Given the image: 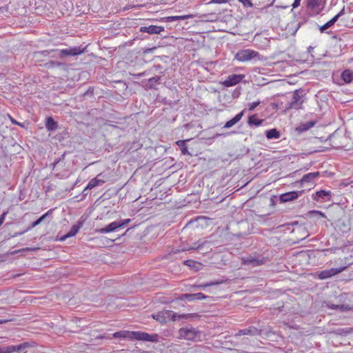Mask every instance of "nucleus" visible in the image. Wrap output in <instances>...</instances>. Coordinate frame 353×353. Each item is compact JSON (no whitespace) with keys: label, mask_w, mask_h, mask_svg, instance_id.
Here are the masks:
<instances>
[{"label":"nucleus","mask_w":353,"mask_h":353,"mask_svg":"<svg viewBox=\"0 0 353 353\" xmlns=\"http://www.w3.org/2000/svg\"><path fill=\"white\" fill-rule=\"evenodd\" d=\"M155 49H157V47L146 48L143 50V54H148L152 52Z\"/></svg>","instance_id":"4d7b16f0"},{"label":"nucleus","mask_w":353,"mask_h":353,"mask_svg":"<svg viewBox=\"0 0 353 353\" xmlns=\"http://www.w3.org/2000/svg\"><path fill=\"white\" fill-rule=\"evenodd\" d=\"M121 130L117 126H112L110 130H108L104 135L105 139L106 150L108 148L112 150L117 147L119 142Z\"/></svg>","instance_id":"f03ea898"},{"label":"nucleus","mask_w":353,"mask_h":353,"mask_svg":"<svg viewBox=\"0 0 353 353\" xmlns=\"http://www.w3.org/2000/svg\"><path fill=\"white\" fill-rule=\"evenodd\" d=\"M37 249L38 248H23V251H34Z\"/></svg>","instance_id":"680f3d73"},{"label":"nucleus","mask_w":353,"mask_h":353,"mask_svg":"<svg viewBox=\"0 0 353 353\" xmlns=\"http://www.w3.org/2000/svg\"><path fill=\"white\" fill-rule=\"evenodd\" d=\"M341 77L345 83H350L353 80V72L349 70H344Z\"/></svg>","instance_id":"c9c22d12"},{"label":"nucleus","mask_w":353,"mask_h":353,"mask_svg":"<svg viewBox=\"0 0 353 353\" xmlns=\"http://www.w3.org/2000/svg\"><path fill=\"white\" fill-rule=\"evenodd\" d=\"M159 338L157 334H150L141 331H130V339L131 340L157 343L159 341Z\"/></svg>","instance_id":"20e7f679"},{"label":"nucleus","mask_w":353,"mask_h":353,"mask_svg":"<svg viewBox=\"0 0 353 353\" xmlns=\"http://www.w3.org/2000/svg\"><path fill=\"white\" fill-rule=\"evenodd\" d=\"M10 119V121L12 122V123L13 124H15V125H17L21 128H24L25 127V125L24 123H20V122H18L14 118H12L11 116H9Z\"/></svg>","instance_id":"603ef678"},{"label":"nucleus","mask_w":353,"mask_h":353,"mask_svg":"<svg viewBox=\"0 0 353 353\" xmlns=\"http://www.w3.org/2000/svg\"><path fill=\"white\" fill-rule=\"evenodd\" d=\"M54 209H50L48 210L45 214L41 215L39 218H38L34 221L32 222L28 227V230H30L33 228L39 225L42 221H43L46 218L50 217L52 215Z\"/></svg>","instance_id":"4be33fe9"},{"label":"nucleus","mask_w":353,"mask_h":353,"mask_svg":"<svg viewBox=\"0 0 353 353\" xmlns=\"http://www.w3.org/2000/svg\"><path fill=\"white\" fill-rule=\"evenodd\" d=\"M87 189V186L83 189V190L81 192V199H79L80 201L83 200V199H85V197L87 196V194H88V191L90 190H86Z\"/></svg>","instance_id":"5fc2aeb1"},{"label":"nucleus","mask_w":353,"mask_h":353,"mask_svg":"<svg viewBox=\"0 0 353 353\" xmlns=\"http://www.w3.org/2000/svg\"><path fill=\"white\" fill-rule=\"evenodd\" d=\"M239 94H240L239 91H236V90H235V91L233 92V94H232V97H233L234 98H236V97H238L239 96Z\"/></svg>","instance_id":"e2e57ef3"},{"label":"nucleus","mask_w":353,"mask_h":353,"mask_svg":"<svg viewBox=\"0 0 353 353\" xmlns=\"http://www.w3.org/2000/svg\"><path fill=\"white\" fill-rule=\"evenodd\" d=\"M192 139H185V140H179L176 141V144L179 146L181 154L183 155H190L192 156L193 154L188 151V147L187 145V142L191 141Z\"/></svg>","instance_id":"bb28decb"},{"label":"nucleus","mask_w":353,"mask_h":353,"mask_svg":"<svg viewBox=\"0 0 353 353\" xmlns=\"http://www.w3.org/2000/svg\"><path fill=\"white\" fill-rule=\"evenodd\" d=\"M239 2H241L244 7L252 8L253 6V3H252L251 0H239Z\"/></svg>","instance_id":"3c124183"},{"label":"nucleus","mask_w":353,"mask_h":353,"mask_svg":"<svg viewBox=\"0 0 353 353\" xmlns=\"http://www.w3.org/2000/svg\"><path fill=\"white\" fill-rule=\"evenodd\" d=\"M307 216L310 218H312L313 216H317L318 218L325 216V215L323 212H321V211H318V210H311V211L308 212Z\"/></svg>","instance_id":"37998d69"},{"label":"nucleus","mask_w":353,"mask_h":353,"mask_svg":"<svg viewBox=\"0 0 353 353\" xmlns=\"http://www.w3.org/2000/svg\"><path fill=\"white\" fill-rule=\"evenodd\" d=\"M172 315V321H179L181 319H185L189 321H192L193 319H199L200 315L196 313L192 314H178L176 312L172 311V312H169Z\"/></svg>","instance_id":"4468645a"},{"label":"nucleus","mask_w":353,"mask_h":353,"mask_svg":"<svg viewBox=\"0 0 353 353\" xmlns=\"http://www.w3.org/2000/svg\"><path fill=\"white\" fill-rule=\"evenodd\" d=\"M94 87L90 86L88 90L82 94L83 98H93L94 97Z\"/></svg>","instance_id":"79ce46f5"},{"label":"nucleus","mask_w":353,"mask_h":353,"mask_svg":"<svg viewBox=\"0 0 353 353\" xmlns=\"http://www.w3.org/2000/svg\"><path fill=\"white\" fill-rule=\"evenodd\" d=\"M276 198V196H272V197L271 198L270 201H271V203H272V205H274V203H275L274 199H275Z\"/></svg>","instance_id":"69168bd1"},{"label":"nucleus","mask_w":353,"mask_h":353,"mask_svg":"<svg viewBox=\"0 0 353 353\" xmlns=\"http://www.w3.org/2000/svg\"><path fill=\"white\" fill-rule=\"evenodd\" d=\"M265 134L268 139H278L281 137V132L276 128L267 130Z\"/></svg>","instance_id":"2f4dec72"},{"label":"nucleus","mask_w":353,"mask_h":353,"mask_svg":"<svg viewBox=\"0 0 353 353\" xmlns=\"http://www.w3.org/2000/svg\"><path fill=\"white\" fill-rule=\"evenodd\" d=\"M194 17V14H186V15H181V16H170V17H167L165 18V21L167 22H172V21H175L192 19Z\"/></svg>","instance_id":"72a5a7b5"},{"label":"nucleus","mask_w":353,"mask_h":353,"mask_svg":"<svg viewBox=\"0 0 353 353\" xmlns=\"http://www.w3.org/2000/svg\"><path fill=\"white\" fill-rule=\"evenodd\" d=\"M304 96V90L303 89L296 90L292 94L291 101L288 103L286 109H299L303 100L302 98Z\"/></svg>","instance_id":"0eeeda50"},{"label":"nucleus","mask_w":353,"mask_h":353,"mask_svg":"<svg viewBox=\"0 0 353 353\" xmlns=\"http://www.w3.org/2000/svg\"><path fill=\"white\" fill-rule=\"evenodd\" d=\"M334 6V12H336V14L332 17V26H334L336 22H338V26H346L347 14L345 12V6L341 10L336 8V5Z\"/></svg>","instance_id":"9d476101"},{"label":"nucleus","mask_w":353,"mask_h":353,"mask_svg":"<svg viewBox=\"0 0 353 353\" xmlns=\"http://www.w3.org/2000/svg\"><path fill=\"white\" fill-rule=\"evenodd\" d=\"M211 242L209 241H203V240H198L197 241L194 242L193 243V246L191 247L189 250H202L203 248L205 249V251L207 252L208 250H212V248L210 247Z\"/></svg>","instance_id":"a211bd4d"},{"label":"nucleus","mask_w":353,"mask_h":353,"mask_svg":"<svg viewBox=\"0 0 353 353\" xmlns=\"http://www.w3.org/2000/svg\"><path fill=\"white\" fill-rule=\"evenodd\" d=\"M164 31V27L155 25H151L148 27L142 26L139 28L140 32L148 33L149 34H160L162 32Z\"/></svg>","instance_id":"2eb2a0df"},{"label":"nucleus","mask_w":353,"mask_h":353,"mask_svg":"<svg viewBox=\"0 0 353 353\" xmlns=\"http://www.w3.org/2000/svg\"><path fill=\"white\" fill-rule=\"evenodd\" d=\"M168 312H172V310H164L157 314H153L152 317L161 323H165L168 320H172V315Z\"/></svg>","instance_id":"dca6fc26"},{"label":"nucleus","mask_w":353,"mask_h":353,"mask_svg":"<svg viewBox=\"0 0 353 353\" xmlns=\"http://www.w3.org/2000/svg\"><path fill=\"white\" fill-rule=\"evenodd\" d=\"M101 177H103V173L99 174L95 178L91 179L87 185L86 190H92L97 186L104 184L107 180L101 179Z\"/></svg>","instance_id":"aec40b11"},{"label":"nucleus","mask_w":353,"mask_h":353,"mask_svg":"<svg viewBox=\"0 0 353 353\" xmlns=\"http://www.w3.org/2000/svg\"><path fill=\"white\" fill-rule=\"evenodd\" d=\"M161 83V77L155 76L148 80L145 85L146 90L156 89V86Z\"/></svg>","instance_id":"c756f323"},{"label":"nucleus","mask_w":353,"mask_h":353,"mask_svg":"<svg viewBox=\"0 0 353 353\" xmlns=\"http://www.w3.org/2000/svg\"><path fill=\"white\" fill-rule=\"evenodd\" d=\"M78 184V181H77L70 188V189H66V191H70L71 190H72L74 188V187Z\"/></svg>","instance_id":"338daca9"},{"label":"nucleus","mask_w":353,"mask_h":353,"mask_svg":"<svg viewBox=\"0 0 353 353\" xmlns=\"http://www.w3.org/2000/svg\"><path fill=\"white\" fill-rule=\"evenodd\" d=\"M264 121V119H259L256 114H254L248 117L247 123L250 126L258 127L261 125Z\"/></svg>","instance_id":"c85d7f7f"},{"label":"nucleus","mask_w":353,"mask_h":353,"mask_svg":"<svg viewBox=\"0 0 353 353\" xmlns=\"http://www.w3.org/2000/svg\"><path fill=\"white\" fill-rule=\"evenodd\" d=\"M334 186H338L339 188H345L350 185V190L353 192V181H343L341 182H334Z\"/></svg>","instance_id":"4c0bfd02"},{"label":"nucleus","mask_w":353,"mask_h":353,"mask_svg":"<svg viewBox=\"0 0 353 353\" xmlns=\"http://www.w3.org/2000/svg\"><path fill=\"white\" fill-rule=\"evenodd\" d=\"M65 153L66 152H64L63 154H62L59 158L56 159L54 160V161L52 163L53 170H55L56 168L59 167L60 165V163H63L62 168H64V166L65 165Z\"/></svg>","instance_id":"ea45409f"},{"label":"nucleus","mask_w":353,"mask_h":353,"mask_svg":"<svg viewBox=\"0 0 353 353\" xmlns=\"http://www.w3.org/2000/svg\"><path fill=\"white\" fill-rule=\"evenodd\" d=\"M228 0H211L208 3H226Z\"/></svg>","instance_id":"6e6d98bb"},{"label":"nucleus","mask_w":353,"mask_h":353,"mask_svg":"<svg viewBox=\"0 0 353 353\" xmlns=\"http://www.w3.org/2000/svg\"><path fill=\"white\" fill-rule=\"evenodd\" d=\"M263 330H259L254 326H250L248 327L240 330L238 332L237 335H250V336H256V335H263Z\"/></svg>","instance_id":"f3484780"},{"label":"nucleus","mask_w":353,"mask_h":353,"mask_svg":"<svg viewBox=\"0 0 353 353\" xmlns=\"http://www.w3.org/2000/svg\"><path fill=\"white\" fill-rule=\"evenodd\" d=\"M343 230H342V232H345L346 231H347L349 230V227L347 225L345 224V223H343Z\"/></svg>","instance_id":"bf43d9fd"},{"label":"nucleus","mask_w":353,"mask_h":353,"mask_svg":"<svg viewBox=\"0 0 353 353\" xmlns=\"http://www.w3.org/2000/svg\"><path fill=\"white\" fill-rule=\"evenodd\" d=\"M320 175L319 172H310L303 176L301 179L299 181L301 184H303L305 183H310L312 182L314 178L319 176Z\"/></svg>","instance_id":"7c9ffc66"},{"label":"nucleus","mask_w":353,"mask_h":353,"mask_svg":"<svg viewBox=\"0 0 353 353\" xmlns=\"http://www.w3.org/2000/svg\"><path fill=\"white\" fill-rule=\"evenodd\" d=\"M130 331L128 330H121L119 332H116L112 334L113 338H123V339H130Z\"/></svg>","instance_id":"58836bf2"},{"label":"nucleus","mask_w":353,"mask_h":353,"mask_svg":"<svg viewBox=\"0 0 353 353\" xmlns=\"http://www.w3.org/2000/svg\"><path fill=\"white\" fill-rule=\"evenodd\" d=\"M185 265L189 266L192 268H194L195 270H197L198 268L196 267L197 265H200V263H197L196 261L191 259H188L184 261L183 263Z\"/></svg>","instance_id":"c03bdc74"},{"label":"nucleus","mask_w":353,"mask_h":353,"mask_svg":"<svg viewBox=\"0 0 353 353\" xmlns=\"http://www.w3.org/2000/svg\"><path fill=\"white\" fill-rule=\"evenodd\" d=\"M260 103H261L260 100H258L257 101H254L251 103H249L248 104L249 111H253Z\"/></svg>","instance_id":"de8ad7c7"},{"label":"nucleus","mask_w":353,"mask_h":353,"mask_svg":"<svg viewBox=\"0 0 353 353\" xmlns=\"http://www.w3.org/2000/svg\"><path fill=\"white\" fill-rule=\"evenodd\" d=\"M305 2L306 8L312 12L310 14L316 15L323 10L326 0H305Z\"/></svg>","instance_id":"423d86ee"},{"label":"nucleus","mask_w":353,"mask_h":353,"mask_svg":"<svg viewBox=\"0 0 353 353\" xmlns=\"http://www.w3.org/2000/svg\"><path fill=\"white\" fill-rule=\"evenodd\" d=\"M78 184V181H77L70 188V189H66V191H70L71 190H72L74 188V187Z\"/></svg>","instance_id":"774afa93"},{"label":"nucleus","mask_w":353,"mask_h":353,"mask_svg":"<svg viewBox=\"0 0 353 353\" xmlns=\"http://www.w3.org/2000/svg\"><path fill=\"white\" fill-rule=\"evenodd\" d=\"M314 276L319 279H325L331 277V269L325 270L321 272H317L314 274Z\"/></svg>","instance_id":"e433bc0d"},{"label":"nucleus","mask_w":353,"mask_h":353,"mask_svg":"<svg viewBox=\"0 0 353 353\" xmlns=\"http://www.w3.org/2000/svg\"><path fill=\"white\" fill-rule=\"evenodd\" d=\"M45 126L48 132H54L57 130L59 124L58 122L50 116L46 118Z\"/></svg>","instance_id":"b1692460"},{"label":"nucleus","mask_w":353,"mask_h":353,"mask_svg":"<svg viewBox=\"0 0 353 353\" xmlns=\"http://www.w3.org/2000/svg\"><path fill=\"white\" fill-rule=\"evenodd\" d=\"M245 110L244 109L242 111H241L239 113L236 114L232 119H230L225 123L223 128H230L233 125L236 124L241 119V118L243 117V116L245 114Z\"/></svg>","instance_id":"cd10ccee"},{"label":"nucleus","mask_w":353,"mask_h":353,"mask_svg":"<svg viewBox=\"0 0 353 353\" xmlns=\"http://www.w3.org/2000/svg\"><path fill=\"white\" fill-rule=\"evenodd\" d=\"M223 283H224L223 280L219 279V280L212 281L210 282L203 283L199 284V285H192V288L196 290H204L208 287H211L213 285H218L222 284Z\"/></svg>","instance_id":"393cba45"},{"label":"nucleus","mask_w":353,"mask_h":353,"mask_svg":"<svg viewBox=\"0 0 353 353\" xmlns=\"http://www.w3.org/2000/svg\"><path fill=\"white\" fill-rule=\"evenodd\" d=\"M201 335L200 331L194 328L192 325L190 327H181L179 330V338L188 341H194Z\"/></svg>","instance_id":"39448f33"},{"label":"nucleus","mask_w":353,"mask_h":353,"mask_svg":"<svg viewBox=\"0 0 353 353\" xmlns=\"http://www.w3.org/2000/svg\"><path fill=\"white\" fill-rule=\"evenodd\" d=\"M56 49H52V50H43L41 52V54H43V56H47V55H50V57H52L53 54H56L55 51Z\"/></svg>","instance_id":"8fccbe9b"},{"label":"nucleus","mask_w":353,"mask_h":353,"mask_svg":"<svg viewBox=\"0 0 353 353\" xmlns=\"http://www.w3.org/2000/svg\"><path fill=\"white\" fill-rule=\"evenodd\" d=\"M245 77L243 74H233L229 75L227 79L223 82V85L225 87L234 86L239 83Z\"/></svg>","instance_id":"ddd939ff"},{"label":"nucleus","mask_w":353,"mask_h":353,"mask_svg":"<svg viewBox=\"0 0 353 353\" xmlns=\"http://www.w3.org/2000/svg\"><path fill=\"white\" fill-rule=\"evenodd\" d=\"M84 220L79 219L77 224L73 225L69 232H68V235L71 236H74L79 232V229L83 225Z\"/></svg>","instance_id":"473e14b6"},{"label":"nucleus","mask_w":353,"mask_h":353,"mask_svg":"<svg viewBox=\"0 0 353 353\" xmlns=\"http://www.w3.org/2000/svg\"><path fill=\"white\" fill-rule=\"evenodd\" d=\"M86 48L87 46L84 47H82V46H79L70 47L68 48L62 50L56 49V50L54 51L56 54H53L52 57L65 58L68 57H75L84 53L86 50Z\"/></svg>","instance_id":"7ed1b4c3"},{"label":"nucleus","mask_w":353,"mask_h":353,"mask_svg":"<svg viewBox=\"0 0 353 353\" xmlns=\"http://www.w3.org/2000/svg\"><path fill=\"white\" fill-rule=\"evenodd\" d=\"M30 347L28 342H23L22 343L15 345H7L0 347V353H12L17 352H26L25 350Z\"/></svg>","instance_id":"1a4fd4ad"},{"label":"nucleus","mask_w":353,"mask_h":353,"mask_svg":"<svg viewBox=\"0 0 353 353\" xmlns=\"http://www.w3.org/2000/svg\"><path fill=\"white\" fill-rule=\"evenodd\" d=\"M259 53L257 51L246 49L241 50L235 54L234 58L239 61H248L255 57H258Z\"/></svg>","instance_id":"6e6552de"},{"label":"nucleus","mask_w":353,"mask_h":353,"mask_svg":"<svg viewBox=\"0 0 353 353\" xmlns=\"http://www.w3.org/2000/svg\"><path fill=\"white\" fill-rule=\"evenodd\" d=\"M242 263L245 265H252L255 267L263 264V261L250 255L242 258Z\"/></svg>","instance_id":"412c9836"},{"label":"nucleus","mask_w":353,"mask_h":353,"mask_svg":"<svg viewBox=\"0 0 353 353\" xmlns=\"http://www.w3.org/2000/svg\"><path fill=\"white\" fill-rule=\"evenodd\" d=\"M331 28V20L327 21L324 25L319 26V30L321 33L324 32L326 30Z\"/></svg>","instance_id":"a18cd8bd"},{"label":"nucleus","mask_w":353,"mask_h":353,"mask_svg":"<svg viewBox=\"0 0 353 353\" xmlns=\"http://www.w3.org/2000/svg\"><path fill=\"white\" fill-rule=\"evenodd\" d=\"M46 65L48 66V68H50V67L55 68L56 67V68H61L63 69H66L68 67L67 63L65 62H60L58 61H52V60L49 61L46 63Z\"/></svg>","instance_id":"f704fd0d"},{"label":"nucleus","mask_w":353,"mask_h":353,"mask_svg":"<svg viewBox=\"0 0 353 353\" xmlns=\"http://www.w3.org/2000/svg\"><path fill=\"white\" fill-rule=\"evenodd\" d=\"M304 192V190L301 191H290L280 194L279 201L281 203H286L294 201L301 196Z\"/></svg>","instance_id":"f8f14e48"},{"label":"nucleus","mask_w":353,"mask_h":353,"mask_svg":"<svg viewBox=\"0 0 353 353\" xmlns=\"http://www.w3.org/2000/svg\"><path fill=\"white\" fill-rule=\"evenodd\" d=\"M29 230L26 228V229L23 230L22 231L17 232L14 233L13 234H8V238L10 239V238H14V237L20 236V235H22V234H25L26 232H27Z\"/></svg>","instance_id":"49530a36"},{"label":"nucleus","mask_w":353,"mask_h":353,"mask_svg":"<svg viewBox=\"0 0 353 353\" xmlns=\"http://www.w3.org/2000/svg\"><path fill=\"white\" fill-rule=\"evenodd\" d=\"M332 310L341 313H347L353 310V304L350 303L349 296L347 294H341L332 300Z\"/></svg>","instance_id":"f257e3e1"},{"label":"nucleus","mask_w":353,"mask_h":353,"mask_svg":"<svg viewBox=\"0 0 353 353\" xmlns=\"http://www.w3.org/2000/svg\"><path fill=\"white\" fill-rule=\"evenodd\" d=\"M316 121H309L305 123H301L299 125L296 127L295 131L298 134H301V133L312 128L316 124Z\"/></svg>","instance_id":"a878e982"},{"label":"nucleus","mask_w":353,"mask_h":353,"mask_svg":"<svg viewBox=\"0 0 353 353\" xmlns=\"http://www.w3.org/2000/svg\"><path fill=\"white\" fill-rule=\"evenodd\" d=\"M330 197L331 192L324 190L317 191L314 194L312 195V199L317 202L330 200Z\"/></svg>","instance_id":"6ab92c4d"},{"label":"nucleus","mask_w":353,"mask_h":353,"mask_svg":"<svg viewBox=\"0 0 353 353\" xmlns=\"http://www.w3.org/2000/svg\"><path fill=\"white\" fill-rule=\"evenodd\" d=\"M68 237H70V236L68 235V234L67 233L66 234H65V235H63V236H61V237L59 239V240H60L61 241H65V240L67 238H68Z\"/></svg>","instance_id":"052dcab7"},{"label":"nucleus","mask_w":353,"mask_h":353,"mask_svg":"<svg viewBox=\"0 0 353 353\" xmlns=\"http://www.w3.org/2000/svg\"><path fill=\"white\" fill-rule=\"evenodd\" d=\"M130 221V219H121L118 221L120 228L125 227Z\"/></svg>","instance_id":"09e8293b"},{"label":"nucleus","mask_w":353,"mask_h":353,"mask_svg":"<svg viewBox=\"0 0 353 353\" xmlns=\"http://www.w3.org/2000/svg\"><path fill=\"white\" fill-rule=\"evenodd\" d=\"M213 298L210 296H207L201 292L193 293V294H182L176 299V302L179 301H187L189 302L195 301V300H202V299H212Z\"/></svg>","instance_id":"9b49d317"},{"label":"nucleus","mask_w":353,"mask_h":353,"mask_svg":"<svg viewBox=\"0 0 353 353\" xmlns=\"http://www.w3.org/2000/svg\"><path fill=\"white\" fill-rule=\"evenodd\" d=\"M313 50H314L313 47L309 46L307 48V52L312 54V52L313 51ZM311 55L314 57V55H312V54H311Z\"/></svg>","instance_id":"0e129e2a"},{"label":"nucleus","mask_w":353,"mask_h":353,"mask_svg":"<svg viewBox=\"0 0 353 353\" xmlns=\"http://www.w3.org/2000/svg\"><path fill=\"white\" fill-rule=\"evenodd\" d=\"M301 1V0H294V3L292 5L293 8H296L299 7L300 6Z\"/></svg>","instance_id":"13d9d810"},{"label":"nucleus","mask_w":353,"mask_h":353,"mask_svg":"<svg viewBox=\"0 0 353 353\" xmlns=\"http://www.w3.org/2000/svg\"><path fill=\"white\" fill-rule=\"evenodd\" d=\"M7 214H8V212H3L0 215V226L3 223Z\"/></svg>","instance_id":"864d4df0"},{"label":"nucleus","mask_w":353,"mask_h":353,"mask_svg":"<svg viewBox=\"0 0 353 353\" xmlns=\"http://www.w3.org/2000/svg\"><path fill=\"white\" fill-rule=\"evenodd\" d=\"M349 265H350L349 263H347L346 261H345L341 267L332 268V276L341 272L343 270H344L345 268H347L349 266Z\"/></svg>","instance_id":"a19ab883"},{"label":"nucleus","mask_w":353,"mask_h":353,"mask_svg":"<svg viewBox=\"0 0 353 353\" xmlns=\"http://www.w3.org/2000/svg\"><path fill=\"white\" fill-rule=\"evenodd\" d=\"M119 228H120L119 222H118V221H113V222L109 223L104 228L97 229V232L100 234H105V233L114 232Z\"/></svg>","instance_id":"5701e85b"}]
</instances>
